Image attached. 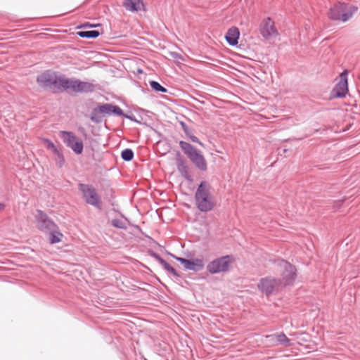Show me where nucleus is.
<instances>
[{
  "instance_id": "nucleus-1",
  "label": "nucleus",
  "mask_w": 360,
  "mask_h": 360,
  "mask_svg": "<svg viewBox=\"0 0 360 360\" xmlns=\"http://www.w3.org/2000/svg\"><path fill=\"white\" fill-rule=\"evenodd\" d=\"M69 79L63 75L46 71L37 77V82L44 89L68 91L70 84Z\"/></svg>"
},
{
  "instance_id": "nucleus-2",
  "label": "nucleus",
  "mask_w": 360,
  "mask_h": 360,
  "mask_svg": "<svg viewBox=\"0 0 360 360\" xmlns=\"http://www.w3.org/2000/svg\"><path fill=\"white\" fill-rule=\"evenodd\" d=\"M194 198L196 207L202 212H208L215 207L213 196L205 181H201L198 185Z\"/></svg>"
},
{
  "instance_id": "nucleus-3",
  "label": "nucleus",
  "mask_w": 360,
  "mask_h": 360,
  "mask_svg": "<svg viewBox=\"0 0 360 360\" xmlns=\"http://www.w3.org/2000/svg\"><path fill=\"white\" fill-rule=\"evenodd\" d=\"M358 11V7L347 3L338 2L330 8L328 17L333 20L347 22Z\"/></svg>"
},
{
  "instance_id": "nucleus-4",
  "label": "nucleus",
  "mask_w": 360,
  "mask_h": 360,
  "mask_svg": "<svg viewBox=\"0 0 360 360\" xmlns=\"http://www.w3.org/2000/svg\"><path fill=\"white\" fill-rule=\"evenodd\" d=\"M179 143L184 153L199 170H207V161L200 151L195 148L191 143L184 141H180Z\"/></svg>"
},
{
  "instance_id": "nucleus-5",
  "label": "nucleus",
  "mask_w": 360,
  "mask_h": 360,
  "mask_svg": "<svg viewBox=\"0 0 360 360\" xmlns=\"http://www.w3.org/2000/svg\"><path fill=\"white\" fill-rule=\"evenodd\" d=\"M123 115V110L116 105L112 103L99 104L91 112L90 120L95 124L103 122L105 116Z\"/></svg>"
},
{
  "instance_id": "nucleus-6",
  "label": "nucleus",
  "mask_w": 360,
  "mask_h": 360,
  "mask_svg": "<svg viewBox=\"0 0 360 360\" xmlns=\"http://www.w3.org/2000/svg\"><path fill=\"white\" fill-rule=\"evenodd\" d=\"M79 191L82 193L84 201L94 207L101 210L102 202L96 188L91 184H79Z\"/></svg>"
},
{
  "instance_id": "nucleus-7",
  "label": "nucleus",
  "mask_w": 360,
  "mask_h": 360,
  "mask_svg": "<svg viewBox=\"0 0 360 360\" xmlns=\"http://www.w3.org/2000/svg\"><path fill=\"white\" fill-rule=\"evenodd\" d=\"M233 259L231 255L222 256L208 263L207 265V270L211 274L226 272L229 271Z\"/></svg>"
},
{
  "instance_id": "nucleus-8",
  "label": "nucleus",
  "mask_w": 360,
  "mask_h": 360,
  "mask_svg": "<svg viewBox=\"0 0 360 360\" xmlns=\"http://www.w3.org/2000/svg\"><path fill=\"white\" fill-rule=\"evenodd\" d=\"M60 136L67 147L71 148L75 153L79 155L82 153L84 144L82 141L72 131H61Z\"/></svg>"
},
{
  "instance_id": "nucleus-9",
  "label": "nucleus",
  "mask_w": 360,
  "mask_h": 360,
  "mask_svg": "<svg viewBox=\"0 0 360 360\" xmlns=\"http://www.w3.org/2000/svg\"><path fill=\"white\" fill-rule=\"evenodd\" d=\"M278 266L283 269L281 274V285H292L296 278V269L285 260L278 259Z\"/></svg>"
},
{
  "instance_id": "nucleus-10",
  "label": "nucleus",
  "mask_w": 360,
  "mask_h": 360,
  "mask_svg": "<svg viewBox=\"0 0 360 360\" xmlns=\"http://www.w3.org/2000/svg\"><path fill=\"white\" fill-rule=\"evenodd\" d=\"M37 228L45 233L57 228L56 224L43 211L37 210L35 216Z\"/></svg>"
},
{
  "instance_id": "nucleus-11",
  "label": "nucleus",
  "mask_w": 360,
  "mask_h": 360,
  "mask_svg": "<svg viewBox=\"0 0 360 360\" xmlns=\"http://www.w3.org/2000/svg\"><path fill=\"white\" fill-rule=\"evenodd\" d=\"M281 285V278L268 276L261 278L257 286L258 288L266 295H269Z\"/></svg>"
},
{
  "instance_id": "nucleus-12",
  "label": "nucleus",
  "mask_w": 360,
  "mask_h": 360,
  "mask_svg": "<svg viewBox=\"0 0 360 360\" xmlns=\"http://www.w3.org/2000/svg\"><path fill=\"white\" fill-rule=\"evenodd\" d=\"M70 84L68 92L71 93H90L95 89V86L88 82H82L79 79H69Z\"/></svg>"
},
{
  "instance_id": "nucleus-13",
  "label": "nucleus",
  "mask_w": 360,
  "mask_h": 360,
  "mask_svg": "<svg viewBox=\"0 0 360 360\" xmlns=\"http://www.w3.org/2000/svg\"><path fill=\"white\" fill-rule=\"evenodd\" d=\"M348 91L347 71L345 70L340 74V79L333 87L331 94L333 98H343Z\"/></svg>"
},
{
  "instance_id": "nucleus-14",
  "label": "nucleus",
  "mask_w": 360,
  "mask_h": 360,
  "mask_svg": "<svg viewBox=\"0 0 360 360\" xmlns=\"http://www.w3.org/2000/svg\"><path fill=\"white\" fill-rule=\"evenodd\" d=\"M259 31L262 36L265 39L275 37L278 34V30L275 27L274 22L270 17H267L262 20L260 24Z\"/></svg>"
},
{
  "instance_id": "nucleus-15",
  "label": "nucleus",
  "mask_w": 360,
  "mask_h": 360,
  "mask_svg": "<svg viewBox=\"0 0 360 360\" xmlns=\"http://www.w3.org/2000/svg\"><path fill=\"white\" fill-rule=\"evenodd\" d=\"M148 255L154 258L156 261L159 262L160 264L162 265L163 269L170 272L173 276L175 277H179L180 275L177 273V271L174 269V267H172L169 264H168L163 258H162L158 253L153 250L148 251Z\"/></svg>"
},
{
  "instance_id": "nucleus-16",
  "label": "nucleus",
  "mask_w": 360,
  "mask_h": 360,
  "mask_svg": "<svg viewBox=\"0 0 360 360\" xmlns=\"http://www.w3.org/2000/svg\"><path fill=\"white\" fill-rule=\"evenodd\" d=\"M177 169L181 175L188 181H192L191 175L189 174V168L186 161L183 158L176 160Z\"/></svg>"
},
{
  "instance_id": "nucleus-17",
  "label": "nucleus",
  "mask_w": 360,
  "mask_h": 360,
  "mask_svg": "<svg viewBox=\"0 0 360 360\" xmlns=\"http://www.w3.org/2000/svg\"><path fill=\"white\" fill-rule=\"evenodd\" d=\"M239 36V30L236 27H232L228 30L225 38L230 46H236L238 44Z\"/></svg>"
},
{
  "instance_id": "nucleus-18",
  "label": "nucleus",
  "mask_w": 360,
  "mask_h": 360,
  "mask_svg": "<svg viewBox=\"0 0 360 360\" xmlns=\"http://www.w3.org/2000/svg\"><path fill=\"white\" fill-rule=\"evenodd\" d=\"M184 268L188 270L198 271L203 269L204 262L202 259L195 258L192 259H186V261L184 265Z\"/></svg>"
},
{
  "instance_id": "nucleus-19",
  "label": "nucleus",
  "mask_w": 360,
  "mask_h": 360,
  "mask_svg": "<svg viewBox=\"0 0 360 360\" xmlns=\"http://www.w3.org/2000/svg\"><path fill=\"white\" fill-rule=\"evenodd\" d=\"M49 233V242L51 244H56L59 243L63 236V235L60 233L59 231L58 227L56 229H53V230H51L48 232Z\"/></svg>"
},
{
  "instance_id": "nucleus-20",
  "label": "nucleus",
  "mask_w": 360,
  "mask_h": 360,
  "mask_svg": "<svg viewBox=\"0 0 360 360\" xmlns=\"http://www.w3.org/2000/svg\"><path fill=\"white\" fill-rule=\"evenodd\" d=\"M274 337L276 338L277 341L281 345H289L290 342V340L283 332L276 333L274 335H266V338H273Z\"/></svg>"
},
{
  "instance_id": "nucleus-21",
  "label": "nucleus",
  "mask_w": 360,
  "mask_h": 360,
  "mask_svg": "<svg viewBox=\"0 0 360 360\" xmlns=\"http://www.w3.org/2000/svg\"><path fill=\"white\" fill-rule=\"evenodd\" d=\"M123 6L128 11L138 12L140 11L139 4L134 0H124L123 1Z\"/></svg>"
},
{
  "instance_id": "nucleus-22",
  "label": "nucleus",
  "mask_w": 360,
  "mask_h": 360,
  "mask_svg": "<svg viewBox=\"0 0 360 360\" xmlns=\"http://www.w3.org/2000/svg\"><path fill=\"white\" fill-rule=\"evenodd\" d=\"M101 34L98 30L79 31L77 35L82 38L96 39Z\"/></svg>"
},
{
  "instance_id": "nucleus-23",
  "label": "nucleus",
  "mask_w": 360,
  "mask_h": 360,
  "mask_svg": "<svg viewBox=\"0 0 360 360\" xmlns=\"http://www.w3.org/2000/svg\"><path fill=\"white\" fill-rule=\"evenodd\" d=\"M122 216L124 218V220L120 219H114L111 221V224L115 228L126 230L127 229V222H128V219L123 215Z\"/></svg>"
},
{
  "instance_id": "nucleus-24",
  "label": "nucleus",
  "mask_w": 360,
  "mask_h": 360,
  "mask_svg": "<svg viewBox=\"0 0 360 360\" xmlns=\"http://www.w3.org/2000/svg\"><path fill=\"white\" fill-rule=\"evenodd\" d=\"M55 155V161L57 166L61 168L65 164V158L62 153V151L58 148L54 153H53Z\"/></svg>"
},
{
  "instance_id": "nucleus-25",
  "label": "nucleus",
  "mask_w": 360,
  "mask_h": 360,
  "mask_svg": "<svg viewBox=\"0 0 360 360\" xmlns=\"http://www.w3.org/2000/svg\"><path fill=\"white\" fill-rule=\"evenodd\" d=\"M134 151L130 148H126V149L123 150L121 153V158L124 161H127V162L131 161L134 158Z\"/></svg>"
},
{
  "instance_id": "nucleus-26",
  "label": "nucleus",
  "mask_w": 360,
  "mask_h": 360,
  "mask_svg": "<svg viewBox=\"0 0 360 360\" xmlns=\"http://www.w3.org/2000/svg\"><path fill=\"white\" fill-rule=\"evenodd\" d=\"M150 86L156 92L167 93V89L156 81H150Z\"/></svg>"
},
{
  "instance_id": "nucleus-27",
  "label": "nucleus",
  "mask_w": 360,
  "mask_h": 360,
  "mask_svg": "<svg viewBox=\"0 0 360 360\" xmlns=\"http://www.w3.org/2000/svg\"><path fill=\"white\" fill-rule=\"evenodd\" d=\"M44 143L48 150H51L52 153H54L56 150L58 149V148L49 139H46L44 140Z\"/></svg>"
},
{
  "instance_id": "nucleus-28",
  "label": "nucleus",
  "mask_w": 360,
  "mask_h": 360,
  "mask_svg": "<svg viewBox=\"0 0 360 360\" xmlns=\"http://www.w3.org/2000/svg\"><path fill=\"white\" fill-rule=\"evenodd\" d=\"M180 124H181V126L182 129L184 131L185 134L187 136H190V134H192V130L184 122H181Z\"/></svg>"
},
{
  "instance_id": "nucleus-29",
  "label": "nucleus",
  "mask_w": 360,
  "mask_h": 360,
  "mask_svg": "<svg viewBox=\"0 0 360 360\" xmlns=\"http://www.w3.org/2000/svg\"><path fill=\"white\" fill-rule=\"evenodd\" d=\"M119 116L124 117H125V118H127V119H128V120H131V121H133V122H138V123L139 122L136 120V117H135L133 114H131V115H127V114H125V113H124V112H123V115H119Z\"/></svg>"
},
{
  "instance_id": "nucleus-30",
  "label": "nucleus",
  "mask_w": 360,
  "mask_h": 360,
  "mask_svg": "<svg viewBox=\"0 0 360 360\" xmlns=\"http://www.w3.org/2000/svg\"><path fill=\"white\" fill-rule=\"evenodd\" d=\"M193 142L198 143L200 146H203V143L199 140L198 137L194 136L193 134L188 136Z\"/></svg>"
},
{
  "instance_id": "nucleus-31",
  "label": "nucleus",
  "mask_w": 360,
  "mask_h": 360,
  "mask_svg": "<svg viewBox=\"0 0 360 360\" xmlns=\"http://www.w3.org/2000/svg\"><path fill=\"white\" fill-rule=\"evenodd\" d=\"M171 257H172L173 258H174L176 261L179 262L181 264H182L183 265H184L186 261V258H183V257H177V256H175L174 255L172 254V253H169V254Z\"/></svg>"
},
{
  "instance_id": "nucleus-32",
  "label": "nucleus",
  "mask_w": 360,
  "mask_h": 360,
  "mask_svg": "<svg viewBox=\"0 0 360 360\" xmlns=\"http://www.w3.org/2000/svg\"><path fill=\"white\" fill-rule=\"evenodd\" d=\"M172 56H173L174 58H179V56H179V53H172Z\"/></svg>"
},
{
  "instance_id": "nucleus-33",
  "label": "nucleus",
  "mask_w": 360,
  "mask_h": 360,
  "mask_svg": "<svg viewBox=\"0 0 360 360\" xmlns=\"http://www.w3.org/2000/svg\"><path fill=\"white\" fill-rule=\"evenodd\" d=\"M5 207V205L4 203L0 202V211Z\"/></svg>"
},
{
  "instance_id": "nucleus-34",
  "label": "nucleus",
  "mask_w": 360,
  "mask_h": 360,
  "mask_svg": "<svg viewBox=\"0 0 360 360\" xmlns=\"http://www.w3.org/2000/svg\"><path fill=\"white\" fill-rule=\"evenodd\" d=\"M91 25H92L89 24V23H86V24L84 25L83 26H82L81 27H91Z\"/></svg>"
},
{
  "instance_id": "nucleus-35",
  "label": "nucleus",
  "mask_w": 360,
  "mask_h": 360,
  "mask_svg": "<svg viewBox=\"0 0 360 360\" xmlns=\"http://www.w3.org/2000/svg\"><path fill=\"white\" fill-rule=\"evenodd\" d=\"M98 26H100V24H96V25H91V27H97Z\"/></svg>"
},
{
  "instance_id": "nucleus-36",
  "label": "nucleus",
  "mask_w": 360,
  "mask_h": 360,
  "mask_svg": "<svg viewBox=\"0 0 360 360\" xmlns=\"http://www.w3.org/2000/svg\"><path fill=\"white\" fill-rule=\"evenodd\" d=\"M287 151H288V149H283V153H285V152H287Z\"/></svg>"
}]
</instances>
